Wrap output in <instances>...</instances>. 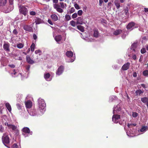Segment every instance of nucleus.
<instances>
[{"label": "nucleus", "instance_id": "24", "mask_svg": "<svg viewBox=\"0 0 148 148\" xmlns=\"http://www.w3.org/2000/svg\"><path fill=\"white\" fill-rule=\"evenodd\" d=\"M51 17L52 20L54 21H56L58 20V16L55 14H51Z\"/></svg>", "mask_w": 148, "mask_h": 148}, {"label": "nucleus", "instance_id": "15", "mask_svg": "<svg viewBox=\"0 0 148 148\" xmlns=\"http://www.w3.org/2000/svg\"><path fill=\"white\" fill-rule=\"evenodd\" d=\"M25 105L27 109H29L32 106V103L30 101L28 100L25 102Z\"/></svg>", "mask_w": 148, "mask_h": 148}, {"label": "nucleus", "instance_id": "42", "mask_svg": "<svg viewBox=\"0 0 148 148\" xmlns=\"http://www.w3.org/2000/svg\"><path fill=\"white\" fill-rule=\"evenodd\" d=\"M71 16L69 15L66 14L65 16V20L66 21H69L71 19Z\"/></svg>", "mask_w": 148, "mask_h": 148}, {"label": "nucleus", "instance_id": "55", "mask_svg": "<svg viewBox=\"0 0 148 148\" xmlns=\"http://www.w3.org/2000/svg\"><path fill=\"white\" fill-rule=\"evenodd\" d=\"M13 33L15 35H17L18 32L16 29H14L13 31Z\"/></svg>", "mask_w": 148, "mask_h": 148}, {"label": "nucleus", "instance_id": "45", "mask_svg": "<svg viewBox=\"0 0 148 148\" xmlns=\"http://www.w3.org/2000/svg\"><path fill=\"white\" fill-rule=\"evenodd\" d=\"M71 25L73 27H75L76 25V23L73 21H72L70 22Z\"/></svg>", "mask_w": 148, "mask_h": 148}, {"label": "nucleus", "instance_id": "5", "mask_svg": "<svg viewBox=\"0 0 148 148\" xmlns=\"http://www.w3.org/2000/svg\"><path fill=\"white\" fill-rule=\"evenodd\" d=\"M121 105L119 103L116 106H114L113 108V114H115L116 113H120L121 108Z\"/></svg>", "mask_w": 148, "mask_h": 148}, {"label": "nucleus", "instance_id": "59", "mask_svg": "<svg viewBox=\"0 0 148 148\" xmlns=\"http://www.w3.org/2000/svg\"><path fill=\"white\" fill-rule=\"evenodd\" d=\"M126 97L127 98V100L128 101H129L130 100V98L128 95L127 92H126Z\"/></svg>", "mask_w": 148, "mask_h": 148}, {"label": "nucleus", "instance_id": "41", "mask_svg": "<svg viewBox=\"0 0 148 148\" xmlns=\"http://www.w3.org/2000/svg\"><path fill=\"white\" fill-rule=\"evenodd\" d=\"M35 47V44L33 43L31 46V51L32 52H33L34 51V48Z\"/></svg>", "mask_w": 148, "mask_h": 148}, {"label": "nucleus", "instance_id": "38", "mask_svg": "<svg viewBox=\"0 0 148 148\" xmlns=\"http://www.w3.org/2000/svg\"><path fill=\"white\" fill-rule=\"evenodd\" d=\"M77 28L79 30H80L82 32H83L84 31V29L83 27L79 25L77 26Z\"/></svg>", "mask_w": 148, "mask_h": 148}, {"label": "nucleus", "instance_id": "23", "mask_svg": "<svg viewBox=\"0 0 148 148\" xmlns=\"http://www.w3.org/2000/svg\"><path fill=\"white\" fill-rule=\"evenodd\" d=\"M5 106L8 111L11 112L12 110V108L10 104L8 103H5Z\"/></svg>", "mask_w": 148, "mask_h": 148}, {"label": "nucleus", "instance_id": "48", "mask_svg": "<svg viewBox=\"0 0 148 148\" xmlns=\"http://www.w3.org/2000/svg\"><path fill=\"white\" fill-rule=\"evenodd\" d=\"M75 8L77 10H78L80 9V8L79 7V5L75 3L74 5Z\"/></svg>", "mask_w": 148, "mask_h": 148}, {"label": "nucleus", "instance_id": "29", "mask_svg": "<svg viewBox=\"0 0 148 148\" xmlns=\"http://www.w3.org/2000/svg\"><path fill=\"white\" fill-rule=\"evenodd\" d=\"M9 128L11 129L13 131H15L17 127L14 125L11 124L9 125Z\"/></svg>", "mask_w": 148, "mask_h": 148}, {"label": "nucleus", "instance_id": "58", "mask_svg": "<svg viewBox=\"0 0 148 148\" xmlns=\"http://www.w3.org/2000/svg\"><path fill=\"white\" fill-rule=\"evenodd\" d=\"M48 22L49 23V24H50V25H53V23L51 20L49 19L48 21Z\"/></svg>", "mask_w": 148, "mask_h": 148}, {"label": "nucleus", "instance_id": "30", "mask_svg": "<svg viewBox=\"0 0 148 148\" xmlns=\"http://www.w3.org/2000/svg\"><path fill=\"white\" fill-rule=\"evenodd\" d=\"M117 99V98L116 96H112L110 97V101L112 102L114 100L116 99Z\"/></svg>", "mask_w": 148, "mask_h": 148}, {"label": "nucleus", "instance_id": "6", "mask_svg": "<svg viewBox=\"0 0 148 148\" xmlns=\"http://www.w3.org/2000/svg\"><path fill=\"white\" fill-rule=\"evenodd\" d=\"M2 140L3 144L6 147H8L7 144L9 143L10 140L8 136L4 135L2 138Z\"/></svg>", "mask_w": 148, "mask_h": 148}, {"label": "nucleus", "instance_id": "19", "mask_svg": "<svg viewBox=\"0 0 148 148\" xmlns=\"http://www.w3.org/2000/svg\"><path fill=\"white\" fill-rule=\"evenodd\" d=\"M122 32V31L121 29H116L114 31L113 33V34L115 36H117L119 35Z\"/></svg>", "mask_w": 148, "mask_h": 148}, {"label": "nucleus", "instance_id": "63", "mask_svg": "<svg viewBox=\"0 0 148 148\" xmlns=\"http://www.w3.org/2000/svg\"><path fill=\"white\" fill-rule=\"evenodd\" d=\"M113 68L115 69H118L119 68V67H118V66H117V65H114L113 66Z\"/></svg>", "mask_w": 148, "mask_h": 148}, {"label": "nucleus", "instance_id": "49", "mask_svg": "<svg viewBox=\"0 0 148 148\" xmlns=\"http://www.w3.org/2000/svg\"><path fill=\"white\" fill-rule=\"evenodd\" d=\"M83 12L82 10H79L77 12V14L79 16H81L82 15Z\"/></svg>", "mask_w": 148, "mask_h": 148}, {"label": "nucleus", "instance_id": "37", "mask_svg": "<svg viewBox=\"0 0 148 148\" xmlns=\"http://www.w3.org/2000/svg\"><path fill=\"white\" fill-rule=\"evenodd\" d=\"M136 93L137 95H140L143 93V91L141 90H139L136 91Z\"/></svg>", "mask_w": 148, "mask_h": 148}, {"label": "nucleus", "instance_id": "51", "mask_svg": "<svg viewBox=\"0 0 148 148\" xmlns=\"http://www.w3.org/2000/svg\"><path fill=\"white\" fill-rule=\"evenodd\" d=\"M141 53L142 54H143L145 53L146 52V49L145 48H143L141 50Z\"/></svg>", "mask_w": 148, "mask_h": 148}, {"label": "nucleus", "instance_id": "18", "mask_svg": "<svg viewBox=\"0 0 148 148\" xmlns=\"http://www.w3.org/2000/svg\"><path fill=\"white\" fill-rule=\"evenodd\" d=\"M4 49L6 51H10L9 45L8 44H5L3 46Z\"/></svg>", "mask_w": 148, "mask_h": 148}, {"label": "nucleus", "instance_id": "36", "mask_svg": "<svg viewBox=\"0 0 148 148\" xmlns=\"http://www.w3.org/2000/svg\"><path fill=\"white\" fill-rule=\"evenodd\" d=\"M136 125V124H131L130 123H128L127 125L128 128H129L130 129L131 128H132L133 126H135Z\"/></svg>", "mask_w": 148, "mask_h": 148}, {"label": "nucleus", "instance_id": "64", "mask_svg": "<svg viewBox=\"0 0 148 148\" xmlns=\"http://www.w3.org/2000/svg\"><path fill=\"white\" fill-rule=\"evenodd\" d=\"M13 147L17 148L18 147V145L14 143L13 145Z\"/></svg>", "mask_w": 148, "mask_h": 148}, {"label": "nucleus", "instance_id": "33", "mask_svg": "<svg viewBox=\"0 0 148 148\" xmlns=\"http://www.w3.org/2000/svg\"><path fill=\"white\" fill-rule=\"evenodd\" d=\"M92 35H90L88 37L86 38V40L88 42H92Z\"/></svg>", "mask_w": 148, "mask_h": 148}, {"label": "nucleus", "instance_id": "20", "mask_svg": "<svg viewBox=\"0 0 148 148\" xmlns=\"http://www.w3.org/2000/svg\"><path fill=\"white\" fill-rule=\"evenodd\" d=\"M62 39V37L61 35H58L56 36L55 38V39L58 43H60L59 42Z\"/></svg>", "mask_w": 148, "mask_h": 148}, {"label": "nucleus", "instance_id": "39", "mask_svg": "<svg viewBox=\"0 0 148 148\" xmlns=\"http://www.w3.org/2000/svg\"><path fill=\"white\" fill-rule=\"evenodd\" d=\"M143 75L145 76L148 77V70H146L143 72Z\"/></svg>", "mask_w": 148, "mask_h": 148}, {"label": "nucleus", "instance_id": "3", "mask_svg": "<svg viewBox=\"0 0 148 148\" xmlns=\"http://www.w3.org/2000/svg\"><path fill=\"white\" fill-rule=\"evenodd\" d=\"M20 7V8L19 9V11L20 13L24 15L25 16L27 15L26 18H25L24 19V20L25 21L27 20L29 16L28 15H27L28 12V10L26 8L23 6H21Z\"/></svg>", "mask_w": 148, "mask_h": 148}, {"label": "nucleus", "instance_id": "53", "mask_svg": "<svg viewBox=\"0 0 148 148\" xmlns=\"http://www.w3.org/2000/svg\"><path fill=\"white\" fill-rule=\"evenodd\" d=\"M3 108V106L2 105H0V112L1 114L2 113V110Z\"/></svg>", "mask_w": 148, "mask_h": 148}, {"label": "nucleus", "instance_id": "1", "mask_svg": "<svg viewBox=\"0 0 148 148\" xmlns=\"http://www.w3.org/2000/svg\"><path fill=\"white\" fill-rule=\"evenodd\" d=\"M136 46L137 44L136 43L133 44L130 48V51L131 53H129L128 54V56L130 57L131 56V55H132V58L134 60H136V58L135 54L137 53L138 51V50L136 48Z\"/></svg>", "mask_w": 148, "mask_h": 148}, {"label": "nucleus", "instance_id": "25", "mask_svg": "<svg viewBox=\"0 0 148 148\" xmlns=\"http://www.w3.org/2000/svg\"><path fill=\"white\" fill-rule=\"evenodd\" d=\"M9 5H10V9L8 11H10L11 10H12L13 9L14 7L13 6V0H9Z\"/></svg>", "mask_w": 148, "mask_h": 148}, {"label": "nucleus", "instance_id": "27", "mask_svg": "<svg viewBox=\"0 0 148 148\" xmlns=\"http://www.w3.org/2000/svg\"><path fill=\"white\" fill-rule=\"evenodd\" d=\"M17 47L19 49H21L23 48L24 46V44L23 43H18L17 44Z\"/></svg>", "mask_w": 148, "mask_h": 148}, {"label": "nucleus", "instance_id": "52", "mask_svg": "<svg viewBox=\"0 0 148 148\" xmlns=\"http://www.w3.org/2000/svg\"><path fill=\"white\" fill-rule=\"evenodd\" d=\"M75 11V9L74 8H71L70 10V13H72L74 12Z\"/></svg>", "mask_w": 148, "mask_h": 148}, {"label": "nucleus", "instance_id": "56", "mask_svg": "<svg viewBox=\"0 0 148 148\" xmlns=\"http://www.w3.org/2000/svg\"><path fill=\"white\" fill-rule=\"evenodd\" d=\"M41 52V51L40 50H37L35 51V53L37 54L38 53H40Z\"/></svg>", "mask_w": 148, "mask_h": 148}, {"label": "nucleus", "instance_id": "50", "mask_svg": "<svg viewBox=\"0 0 148 148\" xmlns=\"http://www.w3.org/2000/svg\"><path fill=\"white\" fill-rule=\"evenodd\" d=\"M77 16V14L76 13H74L73 14L72 16V17L73 18H76Z\"/></svg>", "mask_w": 148, "mask_h": 148}, {"label": "nucleus", "instance_id": "54", "mask_svg": "<svg viewBox=\"0 0 148 148\" xmlns=\"http://www.w3.org/2000/svg\"><path fill=\"white\" fill-rule=\"evenodd\" d=\"M4 128L1 125H0V132H3Z\"/></svg>", "mask_w": 148, "mask_h": 148}, {"label": "nucleus", "instance_id": "32", "mask_svg": "<svg viewBox=\"0 0 148 148\" xmlns=\"http://www.w3.org/2000/svg\"><path fill=\"white\" fill-rule=\"evenodd\" d=\"M7 0H0V6H3L7 2Z\"/></svg>", "mask_w": 148, "mask_h": 148}, {"label": "nucleus", "instance_id": "60", "mask_svg": "<svg viewBox=\"0 0 148 148\" xmlns=\"http://www.w3.org/2000/svg\"><path fill=\"white\" fill-rule=\"evenodd\" d=\"M16 105L18 109L20 110L21 109V106L19 104H17Z\"/></svg>", "mask_w": 148, "mask_h": 148}, {"label": "nucleus", "instance_id": "44", "mask_svg": "<svg viewBox=\"0 0 148 148\" xmlns=\"http://www.w3.org/2000/svg\"><path fill=\"white\" fill-rule=\"evenodd\" d=\"M75 59V56L73 57V59H71L69 60H67L66 62H73L74 61Z\"/></svg>", "mask_w": 148, "mask_h": 148}, {"label": "nucleus", "instance_id": "11", "mask_svg": "<svg viewBox=\"0 0 148 148\" xmlns=\"http://www.w3.org/2000/svg\"><path fill=\"white\" fill-rule=\"evenodd\" d=\"M19 75L21 76V77L22 76L21 74L20 73H19L17 70H16L15 69H14L13 70V72L11 73V75L13 77H15L16 76H17Z\"/></svg>", "mask_w": 148, "mask_h": 148}, {"label": "nucleus", "instance_id": "16", "mask_svg": "<svg viewBox=\"0 0 148 148\" xmlns=\"http://www.w3.org/2000/svg\"><path fill=\"white\" fill-rule=\"evenodd\" d=\"M26 60L27 62L30 64H32L34 63V61L31 59L29 56H26Z\"/></svg>", "mask_w": 148, "mask_h": 148}, {"label": "nucleus", "instance_id": "31", "mask_svg": "<svg viewBox=\"0 0 148 148\" xmlns=\"http://www.w3.org/2000/svg\"><path fill=\"white\" fill-rule=\"evenodd\" d=\"M59 4L60 5L61 8L62 9H64V8H66V4H64L63 2H60Z\"/></svg>", "mask_w": 148, "mask_h": 148}, {"label": "nucleus", "instance_id": "35", "mask_svg": "<svg viewBox=\"0 0 148 148\" xmlns=\"http://www.w3.org/2000/svg\"><path fill=\"white\" fill-rule=\"evenodd\" d=\"M114 4L117 9L119 8L120 7V3L117 1H115L114 2Z\"/></svg>", "mask_w": 148, "mask_h": 148}, {"label": "nucleus", "instance_id": "12", "mask_svg": "<svg viewBox=\"0 0 148 148\" xmlns=\"http://www.w3.org/2000/svg\"><path fill=\"white\" fill-rule=\"evenodd\" d=\"M44 77L46 80L49 81L51 80V75L49 73H46L44 75Z\"/></svg>", "mask_w": 148, "mask_h": 148}, {"label": "nucleus", "instance_id": "17", "mask_svg": "<svg viewBox=\"0 0 148 148\" xmlns=\"http://www.w3.org/2000/svg\"><path fill=\"white\" fill-rule=\"evenodd\" d=\"M141 101L143 103H146V105L147 108H148V98L144 97L141 98Z\"/></svg>", "mask_w": 148, "mask_h": 148}, {"label": "nucleus", "instance_id": "13", "mask_svg": "<svg viewBox=\"0 0 148 148\" xmlns=\"http://www.w3.org/2000/svg\"><path fill=\"white\" fill-rule=\"evenodd\" d=\"M23 28L26 31L29 32H31L33 30V29L32 27L30 26L27 25H24L23 26Z\"/></svg>", "mask_w": 148, "mask_h": 148}, {"label": "nucleus", "instance_id": "7", "mask_svg": "<svg viewBox=\"0 0 148 148\" xmlns=\"http://www.w3.org/2000/svg\"><path fill=\"white\" fill-rule=\"evenodd\" d=\"M64 67L63 66H59L56 71V75L57 76H60L61 75L64 71Z\"/></svg>", "mask_w": 148, "mask_h": 148}, {"label": "nucleus", "instance_id": "2", "mask_svg": "<svg viewBox=\"0 0 148 148\" xmlns=\"http://www.w3.org/2000/svg\"><path fill=\"white\" fill-rule=\"evenodd\" d=\"M38 107L39 110L44 113L46 110V103L45 101L42 99L39 98L38 100Z\"/></svg>", "mask_w": 148, "mask_h": 148}, {"label": "nucleus", "instance_id": "9", "mask_svg": "<svg viewBox=\"0 0 148 148\" xmlns=\"http://www.w3.org/2000/svg\"><path fill=\"white\" fill-rule=\"evenodd\" d=\"M53 7L54 8L56 9V11L59 13H62L64 12L63 10L60 8V5L56 3L54 4Z\"/></svg>", "mask_w": 148, "mask_h": 148}, {"label": "nucleus", "instance_id": "40", "mask_svg": "<svg viewBox=\"0 0 148 148\" xmlns=\"http://www.w3.org/2000/svg\"><path fill=\"white\" fill-rule=\"evenodd\" d=\"M124 12L125 13V14L127 16H128L129 15V13L128 12V7H126L125 9L124 10Z\"/></svg>", "mask_w": 148, "mask_h": 148}, {"label": "nucleus", "instance_id": "62", "mask_svg": "<svg viewBox=\"0 0 148 148\" xmlns=\"http://www.w3.org/2000/svg\"><path fill=\"white\" fill-rule=\"evenodd\" d=\"M8 66L11 68H14L15 67V66L13 64H10Z\"/></svg>", "mask_w": 148, "mask_h": 148}, {"label": "nucleus", "instance_id": "47", "mask_svg": "<svg viewBox=\"0 0 148 148\" xmlns=\"http://www.w3.org/2000/svg\"><path fill=\"white\" fill-rule=\"evenodd\" d=\"M30 15L31 16H35L36 15V13L34 11H31L29 12Z\"/></svg>", "mask_w": 148, "mask_h": 148}, {"label": "nucleus", "instance_id": "34", "mask_svg": "<svg viewBox=\"0 0 148 148\" xmlns=\"http://www.w3.org/2000/svg\"><path fill=\"white\" fill-rule=\"evenodd\" d=\"M147 129L148 127L147 126H143L141 128L140 131L141 132H144Z\"/></svg>", "mask_w": 148, "mask_h": 148}, {"label": "nucleus", "instance_id": "46", "mask_svg": "<svg viewBox=\"0 0 148 148\" xmlns=\"http://www.w3.org/2000/svg\"><path fill=\"white\" fill-rule=\"evenodd\" d=\"M35 23H36V24H40L41 23V20L40 19L38 18L35 21Z\"/></svg>", "mask_w": 148, "mask_h": 148}, {"label": "nucleus", "instance_id": "10", "mask_svg": "<svg viewBox=\"0 0 148 148\" xmlns=\"http://www.w3.org/2000/svg\"><path fill=\"white\" fill-rule=\"evenodd\" d=\"M135 23L133 22H132L130 23L127 25V28L128 30L130 31H131L135 27Z\"/></svg>", "mask_w": 148, "mask_h": 148}, {"label": "nucleus", "instance_id": "8", "mask_svg": "<svg viewBox=\"0 0 148 148\" xmlns=\"http://www.w3.org/2000/svg\"><path fill=\"white\" fill-rule=\"evenodd\" d=\"M120 118L121 116L120 115L114 114L112 117V121L114 123H117L119 122V121Z\"/></svg>", "mask_w": 148, "mask_h": 148}, {"label": "nucleus", "instance_id": "14", "mask_svg": "<svg viewBox=\"0 0 148 148\" xmlns=\"http://www.w3.org/2000/svg\"><path fill=\"white\" fill-rule=\"evenodd\" d=\"M130 64L129 62H127L124 64L122 67V69L124 71L127 70L129 68Z\"/></svg>", "mask_w": 148, "mask_h": 148}, {"label": "nucleus", "instance_id": "57", "mask_svg": "<svg viewBox=\"0 0 148 148\" xmlns=\"http://www.w3.org/2000/svg\"><path fill=\"white\" fill-rule=\"evenodd\" d=\"M147 39V38L146 36H144L142 38V42H145V41Z\"/></svg>", "mask_w": 148, "mask_h": 148}, {"label": "nucleus", "instance_id": "21", "mask_svg": "<svg viewBox=\"0 0 148 148\" xmlns=\"http://www.w3.org/2000/svg\"><path fill=\"white\" fill-rule=\"evenodd\" d=\"M27 111L29 113V114L32 116H35L36 114V110H32L30 112H29L28 110Z\"/></svg>", "mask_w": 148, "mask_h": 148}, {"label": "nucleus", "instance_id": "26", "mask_svg": "<svg viewBox=\"0 0 148 148\" xmlns=\"http://www.w3.org/2000/svg\"><path fill=\"white\" fill-rule=\"evenodd\" d=\"M10 5H9V6L8 7H6L5 8L4 10H3V12L5 13H8L12 11V10H11L9 11H8V10L10 9Z\"/></svg>", "mask_w": 148, "mask_h": 148}, {"label": "nucleus", "instance_id": "28", "mask_svg": "<svg viewBox=\"0 0 148 148\" xmlns=\"http://www.w3.org/2000/svg\"><path fill=\"white\" fill-rule=\"evenodd\" d=\"M94 36L95 37H97L99 35V33L98 32V29H95L94 31Z\"/></svg>", "mask_w": 148, "mask_h": 148}, {"label": "nucleus", "instance_id": "4", "mask_svg": "<svg viewBox=\"0 0 148 148\" xmlns=\"http://www.w3.org/2000/svg\"><path fill=\"white\" fill-rule=\"evenodd\" d=\"M23 133V134L25 137L29 136L30 135L32 134V131L30 132L29 129L27 127H24L22 130Z\"/></svg>", "mask_w": 148, "mask_h": 148}, {"label": "nucleus", "instance_id": "43", "mask_svg": "<svg viewBox=\"0 0 148 148\" xmlns=\"http://www.w3.org/2000/svg\"><path fill=\"white\" fill-rule=\"evenodd\" d=\"M132 116L133 117L135 118L138 116V114L136 112H133Z\"/></svg>", "mask_w": 148, "mask_h": 148}, {"label": "nucleus", "instance_id": "22", "mask_svg": "<svg viewBox=\"0 0 148 148\" xmlns=\"http://www.w3.org/2000/svg\"><path fill=\"white\" fill-rule=\"evenodd\" d=\"M66 55L67 57L71 58L73 56V53L71 51H68L66 52Z\"/></svg>", "mask_w": 148, "mask_h": 148}, {"label": "nucleus", "instance_id": "61", "mask_svg": "<svg viewBox=\"0 0 148 148\" xmlns=\"http://www.w3.org/2000/svg\"><path fill=\"white\" fill-rule=\"evenodd\" d=\"M30 68V66L29 65H27L26 67V69L27 71H28L29 70Z\"/></svg>", "mask_w": 148, "mask_h": 148}]
</instances>
